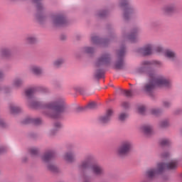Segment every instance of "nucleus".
Listing matches in <instances>:
<instances>
[{"label": "nucleus", "mask_w": 182, "mask_h": 182, "mask_svg": "<svg viewBox=\"0 0 182 182\" xmlns=\"http://www.w3.org/2000/svg\"><path fill=\"white\" fill-rule=\"evenodd\" d=\"M43 108L47 110L45 114L48 116V117L51 119H60L62 114L65 112V101L60 98L55 99L46 104Z\"/></svg>", "instance_id": "f03ea898"}, {"label": "nucleus", "mask_w": 182, "mask_h": 182, "mask_svg": "<svg viewBox=\"0 0 182 182\" xmlns=\"http://www.w3.org/2000/svg\"><path fill=\"white\" fill-rule=\"evenodd\" d=\"M10 112L11 113H19L21 112V107H19L15 105H10Z\"/></svg>", "instance_id": "a211bd4d"}, {"label": "nucleus", "mask_w": 182, "mask_h": 182, "mask_svg": "<svg viewBox=\"0 0 182 182\" xmlns=\"http://www.w3.org/2000/svg\"><path fill=\"white\" fill-rule=\"evenodd\" d=\"M128 38L131 42H136V39H137V31L134 30L129 36Z\"/></svg>", "instance_id": "6ab92c4d"}, {"label": "nucleus", "mask_w": 182, "mask_h": 182, "mask_svg": "<svg viewBox=\"0 0 182 182\" xmlns=\"http://www.w3.org/2000/svg\"><path fill=\"white\" fill-rule=\"evenodd\" d=\"M64 160L68 163H72L75 160V153L73 151L67 152L64 155Z\"/></svg>", "instance_id": "2eb2a0df"}, {"label": "nucleus", "mask_w": 182, "mask_h": 182, "mask_svg": "<svg viewBox=\"0 0 182 182\" xmlns=\"http://www.w3.org/2000/svg\"><path fill=\"white\" fill-rule=\"evenodd\" d=\"M105 77V71L103 70H97L95 73V77L97 79H102Z\"/></svg>", "instance_id": "aec40b11"}, {"label": "nucleus", "mask_w": 182, "mask_h": 182, "mask_svg": "<svg viewBox=\"0 0 182 182\" xmlns=\"http://www.w3.org/2000/svg\"><path fill=\"white\" fill-rule=\"evenodd\" d=\"M126 53V47L123 46L117 52L118 60L115 63L116 69H122L123 68V58Z\"/></svg>", "instance_id": "0eeeda50"}, {"label": "nucleus", "mask_w": 182, "mask_h": 182, "mask_svg": "<svg viewBox=\"0 0 182 182\" xmlns=\"http://www.w3.org/2000/svg\"><path fill=\"white\" fill-rule=\"evenodd\" d=\"M4 76V73H2V71L0 70V78Z\"/></svg>", "instance_id": "a18cd8bd"}, {"label": "nucleus", "mask_w": 182, "mask_h": 182, "mask_svg": "<svg viewBox=\"0 0 182 182\" xmlns=\"http://www.w3.org/2000/svg\"><path fill=\"white\" fill-rule=\"evenodd\" d=\"M160 144L161 146H168L170 144V140L167 139H162Z\"/></svg>", "instance_id": "bb28decb"}, {"label": "nucleus", "mask_w": 182, "mask_h": 182, "mask_svg": "<svg viewBox=\"0 0 182 182\" xmlns=\"http://www.w3.org/2000/svg\"><path fill=\"white\" fill-rule=\"evenodd\" d=\"M80 170H87L90 168L95 176L103 174V168L97 164L92 162V158H87L80 165Z\"/></svg>", "instance_id": "39448f33"}, {"label": "nucleus", "mask_w": 182, "mask_h": 182, "mask_svg": "<svg viewBox=\"0 0 182 182\" xmlns=\"http://www.w3.org/2000/svg\"><path fill=\"white\" fill-rule=\"evenodd\" d=\"M55 158V152L53 151H47L42 156V160L45 161V163H49L51 160H53Z\"/></svg>", "instance_id": "ddd939ff"}, {"label": "nucleus", "mask_w": 182, "mask_h": 182, "mask_svg": "<svg viewBox=\"0 0 182 182\" xmlns=\"http://www.w3.org/2000/svg\"><path fill=\"white\" fill-rule=\"evenodd\" d=\"M110 63V55L104 54L99 58L96 63V66H107Z\"/></svg>", "instance_id": "1a4fd4ad"}, {"label": "nucleus", "mask_w": 182, "mask_h": 182, "mask_svg": "<svg viewBox=\"0 0 182 182\" xmlns=\"http://www.w3.org/2000/svg\"><path fill=\"white\" fill-rule=\"evenodd\" d=\"M178 166V161L177 160H173L169 164L159 163L157 166V169H150L146 172L148 178H154L157 174H160L164 171V170H173Z\"/></svg>", "instance_id": "20e7f679"}, {"label": "nucleus", "mask_w": 182, "mask_h": 182, "mask_svg": "<svg viewBox=\"0 0 182 182\" xmlns=\"http://www.w3.org/2000/svg\"><path fill=\"white\" fill-rule=\"evenodd\" d=\"M130 149H132V143L129 141H126L122 143L121 146L118 149V153L119 156H124L130 151Z\"/></svg>", "instance_id": "6e6552de"}, {"label": "nucleus", "mask_w": 182, "mask_h": 182, "mask_svg": "<svg viewBox=\"0 0 182 182\" xmlns=\"http://www.w3.org/2000/svg\"><path fill=\"white\" fill-rule=\"evenodd\" d=\"M92 42H93V43H99V42H100V38L97 36H92Z\"/></svg>", "instance_id": "f704fd0d"}, {"label": "nucleus", "mask_w": 182, "mask_h": 182, "mask_svg": "<svg viewBox=\"0 0 182 182\" xmlns=\"http://www.w3.org/2000/svg\"><path fill=\"white\" fill-rule=\"evenodd\" d=\"M0 126H4V121L0 119Z\"/></svg>", "instance_id": "49530a36"}, {"label": "nucleus", "mask_w": 182, "mask_h": 182, "mask_svg": "<svg viewBox=\"0 0 182 182\" xmlns=\"http://www.w3.org/2000/svg\"><path fill=\"white\" fill-rule=\"evenodd\" d=\"M126 117H127V114H124V113H122V114L119 115V120H121L122 122H123V120H125V119H126Z\"/></svg>", "instance_id": "e433bc0d"}, {"label": "nucleus", "mask_w": 182, "mask_h": 182, "mask_svg": "<svg viewBox=\"0 0 182 182\" xmlns=\"http://www.w3.org/2000/svg\"><path fill=\"white\" fill-rule=\"evenodd\" d=\"M113 114V110L109 109L107 110L105 116H102L100 118V123H108L112 119V115Z\"/></svg>", "instance_id": "f8f14e48"}, {"label": "nucleus", "mask_w": 182, "mask_h": 182, "mask_svg": "<svg viewBox=\"0 0 182 182\" xmlns=\"http://www.w3.org/2000/svg\"><path fill=\"white\" fill-rule=\"evenodd\" d=\"M123 94L127 96V97H130L133 96V91L132 90H124Z\"/></svg>", "instance_id": "c85d7f7f"}, {"label": "nucleus", "mask_w": 182, "mask_h": 182, "mask_svg": "<svg viewBox=\"0 0 182 182\" xmlns=\"http://www.w3.org/2000/svg\"><path fill=\"white\" fill-rule=\"evenodd\" d=\"M27 41L28 42V43H35V42H36V38H35V37L33 36H29L27 38Z\"/></svg>", "instance_id": "473e14b6"}, {"label": "nucleus", "mask_w": 182, "mask_h": 182, "mask_svg": "<svg viewBox=\"0 0 182 182\" xmlns=\"http://www.w3.org/2000/svg\"><path fill=\"white\" fill-rule=\"evenodd\" d=\"M153 52H156V53H164L166 58L168 59H174L176 58V53L171 50H164L161 46L154 47L151 44H148L142 48L138 49V53L143 55V56H147L151 55Z\"/></svg>", "instance_id": "7ed1b4c3"}, {"label": "nucleus", "mask_w": 182, "mask_h": 182, "mask_svg": "<svg viewBox=\"0 0 182 182\" xmlns=\"http://www.w3.org/2000/svg\"><path fill=\"white\" fill-rule=\"evenodd\" d=\"M145 112L146 107H144V105H140L139 107H138V113H139V114H144Z\"/></svg>", "instance_id": "a878e982"}, {"label": "nucleus", "mask_w": 182, "mask_h": 182, "mask_svg": "<svg viewBox=\"0 0 182 182\" xmlns=\"http://www.w3.org/2000/svg\"><path fill=\"white\" fill-rule=\"evenodd\" d=\"M5 149L4 147L0 148V153H4Z\"/></svg>", "instance_id": "c03bdc74"}, {"label": "nucleus", "mask_w": 182, "mask_h": 182, "mask_svg": "<svg viewBox=\"0 0 182 182\" xmlns=\"http://www.w3.org/2000/svg\"><path fill=\"white\" fill-rule=\"evenodd\" d=\"M121 6H122V8L125 9L124 17L125 18V19H127V18H129V16L130 15L131 11H132V9L130 7H129V1H127V0H123L121 2Z\"/></svg>", "instance_id": "9b49d317"}, {"label": "nucleus", "mask_w": 182, "mask_h": 182, "mask_svg": "<svg viewBox=\"0 0 182 182\" xmlns=\"http://www.w3.org/2000/svg\"><path fill=\"white\" fill-rule=\"evenodd\" d=\"M54 127H55V129H60V127H62V124H60V122H55Z\"/></svg>", "instance_id": "a19ab883"}, {"label": "nucleus", "mask_w": 182, "mask_h": 182, "mask_svg": "<svg viewBox=\"0 0 182 182\" xmlns=\"http://www.w3.org/2000/svg\"><path fill=\"white\" fill-rule=\"evenodd\" d=\"M96 107H97V104L95 102H92L87 105L86 109H96Z\"/></svg>", "instance_id": "b1692460"}, {"label": "nucleus", "mask_w": 182, "mask_h": 182, "mask_svg": "<svg viewBox=\"0 0 182 182\" xmlns=\"http://www.w3.org/2000/svg\"><path fill=\"white\" fill-rule=\"evenodd\" d=\"M53 19L55 26H65L66 25V18L62 14L55 16Z\"/></svg>", "instance_id": "9d476101"}, {"label": "nucleus", "mask_w": 182, "mask_h": 182, "mask_svg": "<svg viewBox=\"0 0 182 182\" xmlns=\"http://www.w3.org/2000/svg\"><path fill=\"white\" fill-rule=\"evenodd\" d=\"M39 105H40L39 102H32L31 104H30V106H31V107L36 108V107H39Z\"/></svg>", "instance_id": "4c0bfd02"}, {"label": "nucleus", "mask_w": 182, "mask_h": 182, "mask_svg": "<svg viewBox=\"0 0 182 182\" xmlns=\"http://www.w3.org/2000/svg\"><path fill=\"white\" fill-rule=\"evenodd\" d=\"M36 91H38V88H36V87L28 88V89L26 90V91H25L26 96L28 99H31V97H33V95H35V92Z\"/></svg>", "instance_id": "dca6fc26"}, {"label": "nucleus", "mask_w": 182, "mask_h": 182, "mask_svg": "<svg viewBox=\"0 0 182 182\" xmlns=\"http://www.w3.org/2000/svg\"><path fill=\"white\" fill-rule=\"evenodd\" d=\"M148 75L149 77V83L146 84L144 86V90L146 93H149L151 96L153 90L155 87H168L170 86V80L161 76L156 75V73L154 70L148 71Z\"/></svg>", "instance_id": "f257e3e1"}, {"label": "nucleus", "mask_w": 182, "mask_h": 182, "mask_svg": "<svg viewBox=\"0 0 182 182\" xmlns=\"http://www.w3.org/2000/svg\"><path fill=\"white\" fill-rule=\"evenodd\" d=\"M173 11H174L173 6H168L165 8V11L167 12V14H170V12H173Z\"/></svg>", "instance_id": "7c9ffc66"}, {"label": "nucleus", "mask_w": 182, "mask_h": 182, "mask_svg": "<svg viewBox=\"0 0 182 182\" xmlns=\"http://www.w3.org/2000/svg\"><path fill=\"white\" fill-rule=\"evenodd\" d=\"M151 66H161V63L156 60H153L151 61H147V60L143 61L141 63L139 72H145L146 69H150Z\"/></svg>", "instance_id": "423d86ee"}, {"label": "nucleus", "mask_w": 182, "mask_h": 182, "mask_svg": "<svg viewBox=\"0 0 182 182\" xmlns=\"http://www.w3.org/2000/svg\"><path fill=\"white\" fill-rule=\"evenodd\" d=\"M31 70L34 75H41L42 73V69L38 66H33Z\"/></svg>", "instance_id": "412c9836"}, {"label": "nucleus", "mask_w": 182, "mask_h": 182, "mask_svg": "<svg viewBox=\"0 0 182 182\" xmlns=\"http://www.w3.org/2000/svg\"><path fill=\"white\" fill-rule=\"evenodd\" d=\"M142 132L146 134V136H150L153 134V128L150 125H144L142 127Z\"/></svg>", "instance_id": "f3484780"}, {"label": "nucleus", "mask_w": 182, "mask_h": 182, "mask_svg": "<svg viewBox=\"0 0 182 182\" xmlns=\"http://www.w3.org/2000/svg\"><path fill=\"white\" fill-rule=\"evenodd\" d=\"M9 55H11V51L9 49L5 48L1 50V55L4 58H9Z\"/></svg>", "instance_id": "4be33fe9"}, {"label": "nucleus", "mask_w": 182, "mask_h": 182, "mask_svg": "<svg viewBox=\"0 0 182 182\" xmlns=\"http://www.w3.org/2000/svg\"><path fill=\"white\" fill-rule=\"evenodd\" d=\"M35 4H37V9L38 11H42V4L41 3V0H34Z\"/></svg>", "instance_id": "c756f323"}, {"label": "nucleus", "mask_w": 182, "mask_h": 182, "mask_svg": "<svg viewBox=\"0 0 182 182\" xmlns=\"http://www.w3.org/2000/svg\"><path fill=\"white\" fill-rule=\"evenodd\" d=\"M84 51L85 53H93V52H95V49L92 47H85L84 48Z\"/></svg>", "instance_id": "cd10ccee"}, {"label": "nucleus", "mask_w": 182, "mask_h": 182, "mask_svg": "<svg viewBox=\"0 0 182 182\" xmlns=\"http://www.w3.org/2000/svg\"><path fill=\"white\" fill-rule=\"evenodd\" d=\"M48 170H50V171H52L53 173H58V167L55 165L49 164L48 166Z\"/></svg>", "instance_id": "5701e85b"}, {"label": "nucleus", "mask_w": 182, "mask_h": 182, "mask_svg": "<svg viewBox=\"0 0 182 182\" xmlns=\"http://www.w3.org/2000/svg\"><path fill=\"white\" fill-rule=\"evenodd\" d=\"M30 153L32 156H36L38 154V149H36V148L31 149Z\"/></svg>", "instance_id": "72a5a7b5"}, {"label": "nucleus", "mask_w": 182, "mask_h": 182, "mask_svg": "<svg viewBox=\"0 0 182 182\" xmlns=\"http://www.w3.org/2000/svg\"><path fill=\"white\" fill-rule=\"evenodd\" d=\"M161 127H166V126H168V121L165 120L163 121L161 124Z\"/></svg>", "instance_id": "58836bf2"}, {"label": "nucleus", "mask_w": 182, "mask_h": 182, "mask_svg": "<svg viewBox=\"0 0 182 182\" xmlns=\"http://www.w3.org/2000/svg\"><path fill=\"white\" fill-rule=\"evenodd\" d=\"M22 85V80L20 78H17L14 82V86L16 87H18V86H21Z\"/></svg>", "instance_id": "393cba45"}, {"label": "nucleus", "mask_w": 182, "mask_h": 182, "mask_svg": "<svg viewBox=\"0 0 182 182\" xmlns=\"http://www.w3.org/2000/svg\"><path fill=\"white\" fill-rule=\"evenodd\" d=\"M24 124H28V123H33V124H41L42 123V119L40 118H32L27 117L23 121Z\"/></svg>", "instance_id": "4468645a"}, {"label": "nucleus", "mask_w": 182, "mask_h": 182, "mask_svg": "<svg viewBox=\"0 0 182 182\" xmlns=\"http://www.w3.org/2000/svg\"><path fill=\"white\" fill-rule=\"evenodd\" d=\"M151 114H154V116H159L160 114V109H152L151 111Z\"/></svg>", "instance_id": "2f4dec72"}, {"label": "nucleus", "mask_w": 182, "mask_h": 182, "mask_svg": "<svg viewBox=\"0 0 182 182\" xmlns=\"http://www.w3.org/2000/svg\"><path fill=\"white\" fill-rule=\"evenodd\" d=\"M122 106L124 107V109H127V107L129 106V104L127 102H123Z\"/></svg>", "instance_id": "ea45409f"}, {"label": "nucleus", "mask_w": 182, "mask_h": 182, "mask_svg": "<svg viewBox=\"0 0 182 182\" xmlns=\"http://www.w3.org/2000/svg\"><path fill=\"white\" fill-rule=\"evenodd\" d=\"M168 156H169L168 152H166V153H164V154L162 155V157H168Z\"/></svg>", "instance_id": "37998d69"}, {"label": "nucleus", "mask_w": 182, "mask_h": 182, "mask_svg": "<svg viewBox=\"0 0 182 182\" xmlns=\"http://www.w3.org/2000/svg\"><path fill=\"white\" fill-rule=\"evenodd\" d=\"M164 106L165 107H168L170 106V102H168V101H165V102H164Z\"/></svg>", "instance_id": "79ce46f5"}, {"label": "nucleus", "mask_w": 182, "mask_h": 182, "mask_svg": "<svg viewBox=\"0 0 182 182\" xmlns=\"http://www.w3.org/2000/svg\"><path fill=\"white\" fill-rule=\"evenodd\" d=\"M62 63H63V60L62 59H58L57 60L55 61L54 65L58 67V66H60V65H62Z\"/></svg>", "instance_id": "c9c22d12"}]
</instances>
